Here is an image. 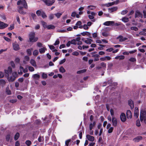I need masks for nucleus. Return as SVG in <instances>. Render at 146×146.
I'll use <instances>...</instances> for the list:
<instances>
[{"mask_svg":"<svg viewBox=\"0 0 146 146\" xmlns=\"http://www.w3.org/2000/svg\"><path fill=\"white\" fill-rule=\"evenodd\" d=\"M55 27L52 25H48L47 27V29L48 30L54 29Z\"/></svg>","mask_w":146,"mask_h":146,"instance_id":"obj_22","label":"nucleus"},{"mask_svg":"<svg viewBox=\"0 0 146 146\" xmlns=\"http://www.w3.org/2000/svg\"><path fill=\"white\" fill-rule=\"evenodd\" d=\"M88 18L90 19H93L92 21L93 22H94L96 20L95 19H94V17L93 16H92L91 15H89L88 16Z\"/></svg>","mask_w":146,"mask_h":146,"instance_id":"obj_37","label":"nucleus"},{"mask_svg":"<svg viewBox=\"0 0 146 146\" xmlns=\"http://www.w3.org/2000/svg\"><path fill=\"white\" fill-rule=\"evenodd\" d=\"M139 110L137 108V109H136L134 111V116L136 118H137L139 116Z\"/></svg>","mask_w":146,"mask_h":146,"instance_id":"obj_21","label":"nucleus"},{"mask_svg":"<svg viewBox=\"0 0 146 146\" xmlns=\"http://www.w3.org/2000/svg\"><path fill=\"white\" fill-rule=\"evenodd\" d=\"M132 36L131 35L127 34L126 36V37H123L121 35H119L117 37H116L117 40H119L120 42H123L125 41L128 39V38L131 39Z\"/></svg>","mask_w":146,"mask_h":146,"instance_id":"obj_2","label":"nucleus"},{"mask_svg":"<svg viewBox=\"0 0 146 146\" xmlns=\"http://www.w3.org/2000/svg\"><path fill=\"white\" fill-rule=\"evenodd\" d=\"M86 137L88 140L92 142L94 141V138L93 136H91L89 135H87Z\"/></svg>","mask_w":146,"mask_h":146,"instance_id":"obj_17","label":"nucleus"},{"mask_svg":"<svg viewBox=\"0 0 146 146\" xmlns=\"http://www.w3.org/2000/svg\"><path fill=\"white\" fill-rule=\"evenodd\" d=\"M71 141L70 139H68L65 142V145L66 146H68L69 142Z\"/></svg>","mask_w":146,"mask_h":146,"instance_id":"obj_47","label":"nucleus"},{"mask_svg":"<svg viewBox=\"0 0 146 146\" xmlns=\"http://www.w3.org/2000/svg\"><path fill=\"white\" fill-rule=\"evenodd\" d=\"M25 143L28 146H29L31 145L32 143L30 141L27 140L26 141Z\"/></svg>","mask_w":146,"mask_h":146,"instance_id":"obj_41","label":"nucleus"},{"mask_svg":"<svg viewBox=\"0 0 146 146\" xmlns=\"http://www.w3.org/2000/svg\"><path fill=\"white\" fill-rule=\"evenodd\" d=\"M92 41L93 40L89 38H87V40L84 41V42L85 43L88 44H91Z\"/></svg>","mask_w":146,"mask_h":146,"instance_id":"obj_19","label":"nucleus"},{"mask_svg":"<svg viewBox=\"0 0 146 146\" xmlns=\"http://www.w3.org/2000/svg\"><path fill=\"white\" fill-rule=\"evenodd\" d=\"M33 77L34 79L38 80L40 78V76L38 74H35L33 75Z\"/></svg>","mask_w":146,"mask_h":146,"instance_id":"obj_24","label":"nucleus"},{"mask_svg":"<svg viewBox=\"0 0 146 146\" xmlns=\"http://www.w3.org/2000/svg\"><path fill=\"white\" fill-rule=\"evenodd\" d=\"M79 54V53L78 52H76V51H75V52H73L72 54V55H74L76 56H77Z\"/></svg>","mask_w":146,"mask_h":146,"instance_id":"obj_62","label":"nucleus"},{"mask_svg":"<svg viewBox=\"0 0 146 146\" xmlns=\"http://www.w3.org/2000/svg\"><path fill=\"white\" fill-rule=\"evenodd\" d=\"M31 15L33 19H36V16L35 13H31Z\"/></svg>","mask_w":146,"mask_h":146,"instance_id":"obj_43","label":"nucleus"},{"mask_svg":"<svg viewBox=\"0 0 146 146\" xmlns=\"http://www.w3.org/2000/svg\"><path fill=\"white\" fill-rule=\"evenodd\" d=\"M54 14H50L48 16L50 20L53 19L54 17Z\"/></svg>","mask_w":146,"mask_h":146,"instance_id":"obj_40","label":"nucleus"},{"mask_svg":"<svg viewBox=\"0 0 146 146\" xmlns=\"http://www.w3.org/2000/svg\"><path fill=\"white\" fill-rule=\"evenodd\" d=\"M20 134L18 132H17L14 136V140L15 141L17 140L19 138Z\"/></svg>","mask_w":146,"mask_h":146,"instance_id":"obj_26","label":"nucleus"},{"mask_svg":"<svg viewBox=\"0 0 146 146\" xmlns=\"http://www.w3.org/2000/svg\"><path fill=\"white\" fill-rule=\"evenodd\" d=\"M15 25L14 24H11L10 27L8 28V29L9 31H10L13 29L14 28Z\"/></svg>","mask_w":146,"mask_h":146,"instance_id":"obj_31","label":"nucleus"},{"mask_svg":"<svg viewBox=\"0 0 146 146\" xmlns=\"http://www.w3.org/2000/svg\"><path fill=\"white\" fill-rule=\"evenodd\" d=\"M120 118L121 121L124 122L126 121V117L124 113H121L120 115Z\"/></svg>","mask_w":146,"mask_h":146,"instance_id":"obj_9","label":"nucleus"},{"mask_svg":"<svg viewBox=\"0 0 146 146\" xmlns=\"http://www.w3.org/2000/svg\"><path fill=\"white\" fill-rule=\"evenodd\" d=\"M32 49H33L31 48V49H28L27 50V52L29 56H30L31 55V50Z\"/></svg>","mask_w":146,"mask_h":146,"instance_id":"obj_30","label":"nucleus"},{"mask_svg":"<svg viewBox=\"0 0 146 146\" xmlns=\"http://www.w3.org/2000/svg\"><path fill=\"white\" fill-rule=\"evenodd\" d=\"M11 135L10 134H9L7 135L6 137V139L7 141H9L10 139Z\"/></svg>","mask_w":146,"mask_h":146,"instance_id":"obj_36","label":"nucleus"},{"mask_svg":"<svg viewBox=\"0 0 146 146\" xmlns=\"http://www.w3.org/2000/svg\"><path fill=\"white\" fill-rule=\"evenodd\" d=\"M12 72V68L10 66H9L8 69L5 70V75L6 77H8L9 75L11 74Z\"/></svg>","mask_w":146,"mask_h":146,"instance_id":"obj_4","label":"nucleus"},{"mask_svg":"<svg viewBox=\"0 0 146 146\" xmlns=\"http://www.w3.org/2000/svg\"><path fill=\"white\" fill-rule=\"evenodd\" d=\"M60 43V41L59 39H57L56 41H55L54 43V46L58 45Z\"/></svg>","mask_w":146,"mask_h":146,"instance_id":"obj_48","label":"nucleus"},{"mask_svg":"<svg viewBox=\"0 0 146 146\" xmlns=\"http://www.w3.org/2000/svg\"><path fill=\"white\" fill-rule=\"evenodd\" d=\"M113 5V2H112V3H109L108 4H106L105 5L107 7H109Z\"/></svg>","mask_w":146,"mask_h":146,"instance_id":"obj_53","label":"nucleus"},{"mask_svg":"<svg viewBox=\"0 0 146 146\" xmlns=\"http://www.w3.org/2000/svg\"><path fill=\"white\" fill-rule=\"evenodd\" d=\"M112 80L110 79L109 80H108V81L106 82H105L104 83V84H104L103 86H106V84H110V85L111 86V85L112 83Z\"/></svg>","mask_w":146,"mask_h":146,"instance_id":"obj_20","label":"nucleus"},{"mask_svg":"<svg viewBox=\"0 0 146 146\" xmlns=\"http://www.w3.org/2000/svg\"><path fill=\"white\" fill-rule=\"evenodd\" d=\"M8 26V25L7 24L0 21V27L1 29H3L7 27Z\"/></svg>","mask_w":146,"mask_h":146,"instance_id":"obj_6","label":"nucleus"},{"mask_svg":"<svg viewBox=\"0 0 146 146\" xmlns=\"http://www.w3.org/2000/svg\"><path fill=\"white\" fill-rule=\"evenodd\" d=\"M42 1L45 3L47 6L52 5L55 2V0H42Z\"/></svg>","mask_w":146,"mask_h":146,"instance_id":"obj_5","label":"nucleus"},{"mask_svg":"<svg viewBox=\"0 0 146 146\" xmlns=\"http://www.w3.org/2000/svg\"><path fill=\"white\" fill-rule=\"evenodd\" d=\"M86 69H84L81 70H80L77 71V73L78 74H80L82 73H83L85 72H86Z\"/></svg>","mask_w":146,"mask_h":146,"instance_id":"obj_32","label":"nucleus"},{"mask_svg":"<svg viewBox=\"0 0 146 146\" xmlns=\"http://www.w3.org/2000/svg\"><path fill=\"white\" fill-rule=\"evenodd\" d=\"M114 24V22L113 21H107L104 22L103 24L105 26H109L113 25Z\"/></svg>","mask_w":146,"mask_h":146,"instance_id":"obj_11","label":"nucleus"},{"mask_svg":"<svg viewBox=\"0 0 146 146\" xmlns=\"http://www.w3.org/2000/svg\"><path fill=\"white\" fill-rule=\"evenodd\" d=\"M66 60L65 58H64L63 60H61L59 62V64H63L66 61Z\"/></svg>","mask_w":146,"mask_h":146,"instance_id":"obj_55","label":"nucleus"},{"mask_svg":"<svg viewBox=\"0 0 146 146\" xmlns=\"http://www.w3.org/2000/svg\"><path fill=\"white\" fill-rule=\"evenodd\" d=\"M81 35L83 36H85L87 35L88 36H90L89 37L90 38H92V37L91 36V34L89 32L87 31L81 33Z\"/></svg>","mask_w":146,"mask_h":146,"instance_id":"obj_18","label":"nucleus"},{"mask_svg":"<svg viewBox=\"0 0 146 146\" xmlns=\"http://www.w3.org/2000/svg\"><path fill=\"white\" fill-rule=\"evenodd\" d=\"M17 5H22L23 6H18V11L21 14L25 15L26 13V11H24L23 10V8L25 9L28 8V6L25 0H20L17 1Z\"/></svg>","mask_w":146,"mask_h":146,"instance_id":"obj_1","label":"nucleus"},{"mask_svg":"<svg viewBox=\"0 0 146 146\" xmlns=\"http://www.w3.org/2000/svg\"><path fill=\"white\" fill-rule=\"evenodd\" d=\"M99 45L101 46L102 47H99L98 48V49L99 50H102L103 49V47H104L105 46L104 45L101 44H99Z\"/></svg>","mask_w":146,"mask_h":146,"instance_id":"obj_50","label":"nucleus"},{"mask_svg":"<svg viewBox=\"0 0 146 146\" xmlns=\"http://www.w3.org/2000/svg\"><path fill=\"white\" fill-rule=\"evenodd\" d=\"M135 18L141 17V18H143V14L141 13L139 11L137 10L135 12Z\"/></svg>","mask_w":146,"mask_h":146,"instance_id":"obj_10","label":"nucleus"},{"mask_svg":"<svg viewBox=\"0 0 146 146\" xmlns=\"http://www.w3.org/2000/svg\"><path fill=\"white\" fill-rule=\"evenodd\" d=\"M46 50V48H45L44 47L43 48L39 49V51L40 54H43L44 53Z\"/></svg>","mask_w":146,"mask_h":146,"instance_id":"obj_28","label":"nucleus"},{"mask_svg":"<svg viewBox=\"0 0 146 146\" xmlns=\"http://www.w3.org/2000/svg\"><path fill=\"white\" fill-rule=\"evenodd\" d=\"M136 126L139 127L140 126L141 124L140 123V121L139 119H137L136 121Z\"/></svg>","mask_w":146,"mask_h":146,"instance_id":"obj_45","label":"nucleus"},{"mask_svg":"<svg viewBox=\"0 0 146 146\" xmlns=\"http://www.w3.org/2000/svg\"><path fill=\"white\" fill-rule=\"evenodd\" d=\"M9 82H12L14 81L15 80V77L14 76H11L10 77L9 76L8 77H7Z\"/></svg>","mask_w":146,"mask_h":146,"instance_id":"obj_13","label":"nucleus"},{"mask_svg":"<svg viewBox=\"0 0 146 146\" xmlns=\"http://www.w3.org/2000/svg\"><path fill=\"white\" fill-rule=\"evenodd\" d=\"M0 83L3 84H5L6 83V82L5 80L1 79L0 80Z\"/></svg>","mask_w":146,"mask_h":146,"instance_id":"obj_58","label":"nucleus"},{"mask_svg":"<svg viewBox=\"0 0 146 146\" xmlns=\"http://www.w3.org/2000/svg\"><path fill=\"white\" fill-rule=\"evenodd\" d=\"M42 77L43 78H46L47 77V74L44 73H43L42 76Z\"/></svg>","mask_w":146,"mask_h":146,"instance_id":"obj_57","label":"nucleus"},{"mask_svg":"<svg viewBox=\"0 0 146 146\" xmlns=\"http://www.w3.org/2000/svg\"><path fill=\"white\" fill-rule=\"evenodd\" d=\"M112 125L114 127H116L117 125V119L115 117H112L111 119Z\"/></svg>","mask_w":146,"mask_h":146,"instance_id":"obj_7","label":"nucleus"},{"mask_svg":"<svg viewBox=\"0 0 146 146\" xmlns=\"http://www.w3.org/2000/svg\"><path fill=\"white\" fill-rule=\"evenodd\" d=\"M119 2H120V1L119 0H116L115 1L113 2V5H117L118 4Z\"/></svg>","mask_w":146,"mask_h":146,"instance_id":"obj_59","label":"nucleus"},{"mask_svg":"<svg viewBox=\"0 0 146 146\" xmlns=\"http://www.w3.org/2000/svg\"><path fill=\"white\" fill-rule=\"evenodd\" d=\"M131 30H134L135 31H137L138 30V29L136 27H131Z\"/></svg>","mask_w":146,"mask_h":146,"instance_id":"obj_49","label":"nucleus"},{"mask_svg":"<svg viewBox=\"0 0 146 146\" xmlns=\"http://www.w3.org/2000/svg\"><path fill=\"white\" fill-rule=\"evenodd\" d=\"M142 139L143 137L142 136H138L134 138L133 139V141L135 142H137L141 140Z\"/></svg>","mask_w":146,"mask_h":146,"instance_id":"obj_12","label":"nucleus"},{"mask_svg":"<svg viewBox=\"0 0 146 146\" xmlns=\"http://www.w3.org/2000/svg\"><path fill=\"white\" fill-rule=\"evenodd\" d=\"M30 63L34 67L36 66V62L33 59H31V60Z\"/></svg>","mask_w":146,"mask_h":146,"instance_id":"obj_23","label":"nucleus"},{"mask_svg":"<svg viewBox=\"0 0 146 146\" xmlns=\"http://www.w3.org/2000/svg\"><path fill=\"white\" fill-rule=\"evenodd\" d=\"M118 9V7H112L111 8H109V12L110 13H112L114 11H116Z\"/></svg>","mask_w":146,"mask_h":146,"instance_id":"obj_14","label":"nucleus"},{"mask_svg":"<svg viewBox=\"0 0 146 146\" xmlns=\"http://www.w3.org/2000/svg\"><path fill=\"white\" fill-rule=\"evenodd\" d=\"M129 61L131 62H135L136 61V59L134 58L131 57L129 59Z\"/></svg>","mask_w":146,"mask_h":146,"instance_id":"obj_51","label":"nucleus"},{"mask_svg":"<svg viewBox=\"0 0 146 146\" xmlns=\"http://www.w3.org/2000/svg\"><path fill=\"white\" fill-rule=\"evenodd\" d=\"M41 16L43 19L46 18L47 17V16L44 12L43 11H42V14Z\"/></svg>","mask_w":146,"mask_h":146,"instance_id":"obj_33","label":"nucleus"},{"mask_svg":"<svg viewBox=\"0 0 146 146\" xmlns=\"http://www.w3.org/2000/svg\"><path fill=\"white\" fill-rule=\"evenodd\" d=\"M146 114V112L145 111L143 110H141L140 113V115L145 116Z\"/></svg>","mask_w":146,"mask_h":146,"instance_id":"obj_39","label":"nucleus"},{"mask_svg":"<svg viewBox=\"0 0 146 146\" xmlns=\"http://www.w3.org/2000/svg\"><path fill=\"white\" fill-rule=\"evenodd\" d=\"M71 44L76 45V40L74 39H73L71 40L70 41Z\"/></svg>","mask_w":146,"mask_h":146,"instance_id":"obj_54","label":"nucleus"},{"mask_svg":"<svg viewBox=\"0 0 146 146\" xmlns=\"http://www.w3.org/2000/svg\"><path fill=\"white\" fill-rule=\"evenodd\" d=\"M38 54V51L37 50H35L33 52V54L34 56L37 55Z\"/></svg>","mask_w":146,"mask_h":146,"instance_id":"obj_42","label":"nucleus"},{"mask_svg":"<svg viewBox=\"0 0 146 146\" xmlns=\"http://www.w3.org/2000/svg\"><path fill=\"white\" fill-rule=\"evenodd\" d=\"M126 116L128 119H131L132 117V113L131 111L128 110L126 112Z\"/></svg>","mask_w":146,"mask_h":146,"instance_id":"obj_15","label":"nucleus"},{"mask_svg":"<svg viewBox=\"0 0 146 146\" xmlns=\"http://www.w3.org/2000/svg\"><path fill=\"white\" fill-rule=\"evenodd\" d=\"M13 49L15 51H17L20 49L19 44L16 42L13 44Z\"/></svg>","mask_w":146,"mask_h":146,"instance_id":"obj_8","label":"nucleus"},{"mask_svg":"<svg viewBox=\"0 0 146 146\" xmlns=\"http://www.w3.org/2000/svg\"><path fill=\"white\" fill-rule=\"evenodd\" d=\"M29 70L31 72L34 71L35 70L34 68L31 66H30L29 67Z\"/></svg>","mask_w":146,"mask_h":146,"instance_id":"obj_52","label":"nucleus"},{"mask_svg":"<svg viewBox=\"0 0 146 146\" xmlns=\"http://www.w3.org/2000/svg\"><path fill=\"white\" fill-rule=\"evenodd\" d=\"M25 59L27 61H29L30 59L29 57L27 56H25Z\"/></svg>","mask_w":146,"mask_h":146,"instance_id":"obj_64","label":"nucleus"},{"mask_svg":"<svg viewBox=\"0 0 146 146\" xmlns=\"http://www.w3.org/2000/svg\"><path fill=\"white\" fill-rule=\"evenodd\" d=\"M16 19L17 20V22L19 24H20L21 23V21H20L19 17L18 15H16Z\"/></svg>","mask_w":146,"mask_h":146,"instance_id":"obj_46","label":"nucleus"},{"mask_svg":"<svg viewBox=\"0 0 146 146\" xmlns=\"http://www.w3.org/2000/svg\"><path fill=\"white\" fill-rule=\"evenodd\" d=\"M128 11L127 10H124L122 11L121 13V14L122 15H124L127 13Z\"/></svg>","mask_w":146,"mask_h":146,"instance_id":"obj_56","label":"nucleus"},{"mask_svg":"<svg viewBox=\"0 0 146 146\" xmlns=\"http://www.w3.org/2000/svg\"><path fill=\"white\" fill-rule=\"evenodd\" d=\"M35 33L31 32L29 34V40L30 42H35L37 41L38 40V38L37 37H35Z\"/></svg>","mask_w":146,"mask_h":146,"instance_id":"obj_3","label":"nucleus"},{"mask_svg":"<svg viewBox=\"0 0 146 146\" xmlns=\"http://www.w3.org/2000/svg\"><path fill=\"white\" fill-rule=\"evenodd\" d=\"M95 7L94 6L90 5H89L88 6V8L89 9H90V10H94L95 9Z\"/></svg>","mask_w":146,"mask_h":146,"instance_id":"obj_38","label":"nucleus"},{"mask_svg":"<svg viewBox=\"0 0 146 146\" xmlns=\"http://www.w3.org/2000/svg\"><path fill=\"white\" fill-rule=\"evenodd\" d=\"M36 13L38 17L40 16H41L42 14V11H41L40 10H38L36 11Z\"/></svg>","mask_w":146,"mask_h":146,"instance_id":"obj_34","label":"nucleus"},{"mask_svg":"<svg viewBox=\"0 0 146 146\" xmlns=\"http://www.w3.org/2000/svg\"><path fill=\"white\" fill-rule=\"evenodd\" d=\"M3 38L5 40L7 41V42H9L11 40L10 39L6 36H3Z\"/></svg>","mask_w":146,"mask_h":146,"instance_id":"obj_61","label":"nucleus"},{"mask_svg":"<svg viewBox=\"0 0 146 146\" xmlns=\"http://www.w3.org/2000/svg\"><path fill=\"white\" fill-rule=\"evenodd\" d=\"M128 104L130 106L131 109H133L134 108V104L133 101L130 99L128 100Z\"/></svg>","mask_w":146,"mask_h":146,"instance_id":"obj_16","label":"nucleus"},{"mask_svg":"<svg viewBox=\"0 0 146 146\" xmlns=\"http://www.w3.org/2000/svg\"><path fill=\"white\" fill-rule=\"evenodd\" d=\"M54 15L58 19L60 17L61 15H62V13H56L54 14Z\"/></svg>","mask_w":146,"mask_h":146,"instance_id":"obj_35","label":"nucleus"},{"mask_svg":"<svg viewBox=\"0 0 146 146\" xmlns=\"http://www.w3.org/2000/svg\"><path fill=\"white\" fill-rule=\"evenodd\" d=\"M144 118H145V116L140 115V120L141 121H143Z\"/></svg>","mask_w":146,"mask_h":146,"instance_id":"obj_60","label":"nucleus"},{"mask_svg":"<svg viewBox=\"0 0 146 146\" xmlns=\"http://www.w3.org/2000/svg\"><path fill=\"white\" fill-rule=\"evenodd\" d=\"M59 71L60 72L63 73L66 72V70L62 66L60 67L59 69Z\"/></svg>","mask_w":146,"mask_h":146,"instance_id":"obj_29","label":"nucleus"},{"mask_svg":"<svg viewBox=\"0 0 146 146\" xmlns=\"http://www.w3.org/2000/svg\"><path fill=\"white\" fill-rule=\"evenodd\" d=\"M121 20L124 23H127L129 21V20L128 18L126 17H124L122 18Z\"/></svg>","mask_w":146,"mask_h":146,"instance_id":"obj_27","label":"nucleus"},{"mask_svg":"<svg viewBox=\"0 0 146 146\" xmlns=\"http://www.w3.org/2000/svg\"><path fill=\"white\" fill-rule=\"evenodd\" d=\"M113 48H110L107 49L106 50L108 52H111L113 51Z\"/></svg>","mask_w":146,"mask_h":146,"instance_id":"obj_63","label":"nucleus"},{"mask_svg":"<svg viewBox=\"0 0 146 146\" xmlns=\"http://www.w3.org/2000/svg\"><path fill=\"white\" fill-rule=\"evenodd\" d=\"M113 129V127H111L108 129V133H111Z\"/></svg>","mask_w":146,"mask_h":146,"instance_id":"obj_44","label":"nucleus"},{"mask_svg":"<svg viewBox=\"0 0 146 146\" xmlns=\"http://www.w3.org/2000/svg\"><path fill=\"white\" fill-rule=\"evenodd\" d=\"M41 23L43 27L44 28H47V27L48 26V25H47L46 23V22H44L43 21H41Z\"/></svg>","mask_w":146,"mask_h":146,"instance_id":"obj_25","label":"nucleus"}]
</instances>
